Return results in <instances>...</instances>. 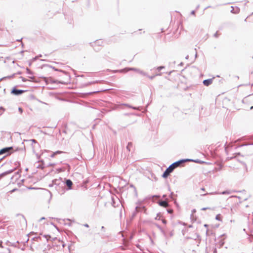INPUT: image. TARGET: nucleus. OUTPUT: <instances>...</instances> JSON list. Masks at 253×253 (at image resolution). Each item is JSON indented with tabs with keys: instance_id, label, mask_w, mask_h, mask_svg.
<instances>
[{
	"instance_id": "1",
	"label": "nucleus",
	"mask_w": 253,
	"mask_h": 253,
	"mask_svg": "<svg viewBox=\"0 0 253 253\" xmlns=\"http://www.w3.org/2000/svg\"><path fill=\"white\" fill-rule=\"evenodd\" d=\"M189 160H190L189 159H182L173 163L166 169L162 174V177L164 178H168L175 169L178 167L183 166L185 163L188 162Z\"/></svg>"
},
{
	"instance_id": "2",
	"label": "nucleus",
	"mask_w": 253,
	"mask_h": 253,
	"mask_svg": "<svg viewBox=\"0 0 253 253\" xmlns=\"http://www.w3.org/2000/svg\"><path fill=\"white\" fill-rule=\"evenodd\" d=\"M21 144L23 145L22 148L16 147L15 149H14L13 146H10L4 147L1 149L2 150L3 154H6L5 157L7 155H10L11 154L14 152L19 151L20 156L22 158L24 157V156L25 155V146L23 142H22Z\"/></svg>"
},
{
	"instance_id": "3",
	"label": "nucleus",
	"mask_w": 253,
	"mask_h": 253,
	"mask_svg": "<svg viewBox=\"0 0 253 253\" xmlns=\"http://www.w3.org/2000/svg\"><path fill=\"white\" fill-rule=\"evenodd\" d=\"M53 183L55 186V189L58 193H60V192L62 191V194H63L65 192V183H64V181L62 180V178L60 177L59 179H53Z\"/></svg>"
},
{
	"instance_id": "4",
	"label": "nucleus",
	"mask_w": 253,
	"mask_h": 253,
	"mask_svg": "<svg viewBox=\"0 0 253 253\" xmlns=\"http://www.w3.org/2000/svg\"><path fill=\"white\" fill-rule=\"evenodd\" d=\"M123 71H125L126 72L129 71H133L138 73L139 74L143 76H147V73L144 72V71L140 70L139 69L133 67H127L121 70H114V73L122 72Z\"/></svg>"
},
{
	"instance_id": "5",
	"label": "nucleus",
	"mask_w": 253,
	"mask_h": 253,
	"mask_svg": "<svg viewBox=\"0 0 253 253\" xmlns=\"http://www.w3.org/2000/svg\"><path fill=\"white\" fill-rule=\"evenodd\" d=\"M146 210V209L145 207L144 206H136L135 208V210L132 212L131 215L130 217V221H132L133 218L136 216L137 213L138 211H145Z\"/></svg>"
},
{
	"instance_id": "6",
	"label": "nucleus",
	"mask_w": 253,
	"mask_h": 253,
	"mask_svg": "<svg viewBox=\"0 0 253 253\" xmlns=\"http://www.w3.org/2000/svg\"><path fill=\"white\" fill-rule=\"evenodd\" d=\"M43 78L45 79V82H46V84H68V82H65L64 81H59L57 80H54L51 77H49L48 78H45V77Z\"/></svg>"
},
{
	"instance_id": "7",
	"label": "nucleus",
	"mask_w": 253,
	"mask_h": 253,
	"mask_svg": "<svg viewBox=\"0 0 253 253\" xmlns=\"http://www.w3.org/2000/svg\"><path fill=\"white\" fill-rule=\"evenodd\" d=\"M26 90L17 89L16 86L13 87L11 90V93L16 96L23 94Z\"/></svg>"
},
{
	"instance_id": "8",
	"label": "nucleus",
	"mask_w": 253,
	"mask_h": 253,
	"mask_svg": "<svg viewBox=\"0 0 253 253\" xmlns=\"http://www.w3.org/2000/svg\"><path fill=\"white\" fill-rule=\"evenodd\" d=\"M64 183H65V185H66L67 187V188H66V190H69L72 189V185L73 183L71 179L65 178V181H64Z\"/></svg>"
},
{
	"instance_id": "9",
	"label": "nucleus",
	"mask_w": 253,
	"mask_h": 253,
	"mask_svg": "<svg viewBox=\"0 0 253 253\" xmlns=\"http://www.w3.org/2000/svg\"><path fill=\"white\" fill-rule=\"evenodd\" d=\"M156 227L160 230L161 232L163 234L164 237L165 238L168 237L167 232H166V230L164 229L160 225L156 224Z\"/></svg>"
},
{
	"instance_id": "10",
	"label": "nucleus",
	"mask_w": 253,
	"mask_h": 253,
	"mask_svg": "<svg viewBox=\"0 0 253 253\" xmlns=\"http://www.w3.org/2000/svg\"><path fill=\"white\" fill-rule=\"evenodd\" d=\"M16 169V168L13 169H9L7 171H6L5 172H3L1 173L0 174V178H1V177L6 175L7 174H10L12 172H13Z\"/></svg>"
},
{
	"instance_id": "11",
	"label": "nucleus",
	"mask_w": 253,
	"mask_h": 253,
	"mask_svg": "<svg viewBox=\"0 0 253 253\" xmlns=\"http://www.w3.org/2000/svg\"><path fill=\"white\" fill-rule=\"evenodd\" d=\"M158 203L159 206L164 208H167L169 206V204L167 200L159 201Z\"/></svg>"
},
{
	"instance_id": "12",
	"label": "nucleus",
	"mask_w": 253,
	"mask_h": 253,
	"mask_svg": "<svg viewBox=\"0 0 253 253\" xmlns=\"http://www.w3.org/2000/svg\"><path fill=\"white\" fill-rule=\"evenodd\" d=\"M50 67H51L55 71H59V72H62L63 74H64L65 75H66L67 76V77L68 78L69 80H70V75H69V74L67 72H66L65 71H63V70H60V69H56V68H55L54 67H52L51 66H50Z\"/></svg>"
},
{
	"instance_id": "13",
	"label": "nucleus",
	"mask_w": 253,
	"mask_h": 253,
	"mask_svg": "<svg viewBox=\"0 0 253 253\" xmlns=\"http://www.w3.org/2000/svg\"><path fill=\"white\" fill-rule=\"evenodd\" d=\"M213 80L212 79H208L203 81V83L205 86H209L211 85L212 83Z\"/></svg>"
},
{
	"instance_id": "14",
	"label": "nucleus",
	"mask_w": 253,
	"mask_h": 253,
	"mask_svg": "<svg viewBox=\"0 0 253 253\" xmlns=\"http://www.w3.org/2000/svg\"><path fill=\"white\" fill-rule=\"evenodd\" d=\"M106 232V228L104 226H102L101 228V233H100V236L102 238H104L105 237L107 236V235L105 233Z\"/></svg>"
},
{
	"instance_id": "15",
	"label": "nucleus",
	"mask_w": 253,
	"mask_h": 253,
	"mask_svg": "<svg viewBox=\"0 0 253 253\" xmlns=\"http://www.w3.org/2000/svg\"><path fill=\"white\" fill-rule=\"evenodd\" d=\"M43 237L46 238L47 241H48L49 240H52L53 241L57 240L56 237L51 238V236L49 235H44Z\"/></svg>"
},
{
	"instance_id": "16",
	"label": "nucleus",
	"mask_w": 253,
	"mask_h": 253,
	"mask_svg": "<svg viewBox=\"0 0 253 253\" xmlns=\"http://www.w3.org/2000/svg\"><path fill=\"white\" fill-rule=\"evenodd\" d=\"M64 153V152H63V151L58 150L54 152H52L51 155H50V157L51 158H53L56 155Z\"/></svg>"
},
{
	"instance_id": "17",
	"label": "nucleus",
	"mask_w": 253,
	"mask_h": 253,
	"mask_svg": "<svg viewBox=\"0 0 253 253\" xmlns=\"http://www.w3.org/2000/svg\"><path fill=\"white\" fill-rule=\"evenodd\" d=\"M190 160L188 161V162H194L196 163H198V164H204V163H206L204 161H201L200 160H199V159H196V160H193V159H189Z\"/></svg>"
},
{
	"instance_id": "18",
	"label": "nucleus",
	"mask_w": 253,
	"mask_h": 253,
	"mask_svg": "<svg viewBox=\"0 0 253 253\" xmlns=\"http://www.w3.org/2000/svg\"><path fill=\"white\" fill-rule=\"evenodd\" d=\"M111 200H112V202H111V205L113 207H114V208H116L118 206V204H116V201H115V199L114 197L112 196L111 197Z\"/></svg>"
},
{
	"instance_id": "19",
	"label": "nucleus",
	"mask_w": 253,
	"mask_h": 253,
	"mask_svg": "<svg viewBox=\"0 0 253 253\" xmlns=\"http://www.w3.org/2000/svg\"><path fill=\"white\" fill-rule=\"evenodd\" d=\"M102 82H103V81H99V80H96V81H95L90 82H88L87 84H86V85L87 86V85H91V84H93L101 83Z\"/></svg>"
},
{
	"instance_id": "20",
	"label": "nucleus",
	"mask_w": 253,
	"mask_h": 253,
	"mask_svg": "<svg viewBox=\"0 0 253 253\" xmlns=\"http://www.w3.org/2000/svg\"><path fill=\"white\" fill-rule=\"evenodd\" d=\"M102 82H103V81H99V80H96V81H95L90 82H88L87 84H86V85L87 86V85H91V84H93L101 83Z\"/></svg>"
},
{
	"instance_id": "21",
	"label": "nucleus",
	"mask_w": 253,
	"mask_h": 253,
	"mask_svg": "<svg viewBox=\"0 0 253 253\" xmlns=\"http://www.w3.org/2000/svg\"><path fill=\"white\" fill-rule=\"evenodd\" d=\"M102 82H103V81H99V80H96V81H95L90 82H88L87 84H86V85L87 86V85H91V84H93L101 83Z\"/></svg>"
},
{
	"instance_id": "22",
	"label": "nucleus",
	"mask_w": 253,
	"mask_h": 253,
	"mask_svg": "<svg viewBox=\"0 0 253 253\" xmlns=\"http://www.w3.org/2000/svg\"><path fill=\"white\" fill-rule=\"evenodd\" d=\"M121 106H127L130 108H132L134 110H137V107H135V106H131L128 104H121Z\"/></svg>"
},
{
	"instance_id": "23",
	"label": "nucleus",
	"mask_w": 253,
	"mask_h": 253,
	"mask_svg": "<svg viewBox=\"0 0 253 253\" xmlns=\"http://www.w3.org/2000/svg\"><path fill=\"white\" fill-rule=\"evenodd\" d=\"M162 74V73H159V74H156L155 75H153V76H149L148 75V74H147V77H148L150 80H153L156 76H161Z\"/></svg>"
},
{
	"instance_id": "24",
	"label": "nucleus",
	"mask_w": 253,
	"mask_h": 253,
	"mask_svg": "<svg viewBox=\"0 0 253 253\" xmlns=\"http://www.w3.org/2000/svg\"><path fill=\"white\" fill-rule=\"evenodd\" d=\"M166 232H167V235H168V237L167 238H166V239H168L169 237H171L173 236V231L172 230V231H168V230L166 231Z\"/></svg>"
},
{
	"instance_id": "25",
	"label": "nucleus",
	"mask_w": 253,
	"mask_h": 253,
	"mask_svg": "<svg viewBox=\"0 0 253 253\" xmlns=\"http://www.w3.org/2000/svg\"><path fill=\"white\" fill-rule=\"evenodd\" d=\"M15 76H16V74L14 73V74H13L12 75H11L10 76H6V77H4L3 78L1 79L0 80H1L2 79H11V78H13Z\"/></svg>"
},
{
	"instance_id": "26",
	"label": "nucleus",
	"mask_w": 253,
	"mask_h": 253,
	"mask_svg": "<svg viewBox=\"0 0 253 253\" xmlns=\"http://www.w3.org/2000/svg\"><path fill=\"white\" fill-rule=\"evenodd\" d=\"M162 214L161 212L158 213L157 214V216L155 218V219L156 220H161V218H162Z\"/></svg>"
},
{
	"instance_id": "27",
	"label": "nucleus",
	"mask_w": 253,
	"mask_h": 253,
	"mask_svg": "<svg viewBox=\"0 0 253 253\" xmlns=\"http://www.w3.org/2000/svg\"><path fill=\"white\" fill-rule=\"evenodd\" d=\"M26 73L27 74L33 75L34 74V73L29 68H26Z\"/></svg>"
},
{
	"instance_id": "28",
	"label": "nucleus",
	"mask_w": 253,
	"mask_h": 253,
	"mask_svg": "<svg viewBox=\"0 0 253 253\" xmlns=\"http://www.w3.org/2000/svg\"><path fill=\"white\" fill-rule=\"evenodd\" d=\"M231 7L232 8V10L230 11V12L232 13L236 14V13H238L239 12L240 9L239 8L237 9V11H235L234 9L233 6H231Z\"/></svg>"
},
{
	"instance_id": "29",
	"label": "nucleus",
	"mask_w": 253,
	"mask_h": 253,
	"mask_svg": "<svg viewBox=\"0 0 253 253\" xmlns=\"http://www.w3.org/2000/svg\"><path fill=\"white\" fill-rule=\"evenodd\" d=\"M132 146V144L131 142H128L127 145V146H126V149L128 150V151H130V148Z\"/></svg>"
},
{
	"instance_id": "30",
	"label": "nucleus",
	"mask_w": 253,
	"mask_h": 253,
	"mask_svg": "<svg viewBox=\"0 0 253 253\" xmlns=\"http://www.w3.org/2000/svg\"><path fill=\"white\" fill-rule=\"evenodd\" d=\"M44 168H45L44 165H43V164H39L37 166V168H38V169H43Z\"/></svg>"
},
{
	"instance_id": "31",
	"label": "nucleus",
	"mask_w": 253,
	"mask_h": 253,
	"mask_svg": "<svg viewBox=\"0 0 253 253\" xmlns=\"http://www.w3.org/2000/svg\"><path fill=\"white\" fill-rule=\"evenodd\" d=\"M165 68V66H159V67H157L156 68V70H158V71H161L162 69Z\"/></svg>"
},
{
	"instance_id": "32",
	"label": "nucleus",
	"mask_w": 253,
	"mask_h": 253,
	"mask_svg": "<svg viewBox=\"0 0 253 253\" xmlns=\"http://www.w3.org/2000/svg\"><path fill=\"white\" fill-rule=\"evenodd\" d=\"M215 219L217 220H218V221H221V214H218L216 215L215 216Z\"/></svg>"
},
{
	"instance_id": "33",
	"label": "nucleus",
	"mask_w": 253,
	"mask_h": 253,
	"mask_svg": "<svg viewBox=\"0 0 253 253\" xmlns=\"http://www.w3.org/2000/svg\"><path fill=\"white\" fill-rule=\"evenodd\" d=\"M100 44V42L98 41H96V42H95L94 43H92V42H90V44L91 46L93 47L94 46V44Z\"/></svg>"
},
{
	"instance_id": "34",
	"label": "nucleus",
	"mask_w": 253,
	"mask_h": 253,
	"mask_svg": "<svg viewBox=\"0 0 253 253\" xmlns=\"http://www.w3.org/2000/svg\"><path fill=\"white\" fill-rule=\"evenodd\" d=\"M129 186H130V187L134 189V191L135 194H137V191H136V189L135 187L132 184H130Z\"/></svg>"
},
{
	"instance_id": "35",
	"label": "nucleus",
	"mask_w": 253,
	"mask_h": 253,
	"mask_svg": "<svg viewBox=\"0 0 253 253\" xmlns=\"http://www.w3.org/2000/svg\"><path fill=\"white\" fill-rule=\"evenodd\" d=\"M24 141H32L33 143H38L37 140L34 139H30V140H24Z\"/></svg>"
},
{
	"instance_id": "36",
	"label": "nucleus",
	"mask_w": 253,
	"mask_h": 253,
	"mask_svg": "<svg viewBox=\"0 0 253 253\" xmlns=\"http://www.w3.org/2000/svg\"><path fill=\"white\" fill-rule=\"evenodd\" d=\"M216 194V192H215V193H205V194H201V195L202 196H206V195H212V194Z\"/></svg>"
},
{
	"instance_id": "37",
	"label": "nucleus",
	"mask_w": 253,
	"mask_h": 253,
	"mask_svg": "<svg viewBox=\"0 0 253 253\" xmlns=\"http://www.w3.org/2000/svg\"><path fill=\"white\" fill-rule=\"evenodd\" d=\"M248 145H253V142L252 143H245V144H243L241 145L240 146V147H242V146H248Z\"/></svg>"
},
{
	"instance_id": "38",
	"label": "nucleus",
	"mask_w": 253,
	"mask_h": 253,
	"mask_svg": "<svg viewBox=\"0 0 253 253\" xmlns=\"http://www.w3.org/2000/svg\"><path fill=\"white\" fill-rule=\"evenodd\" d=\"M167 212L168 213L171 214L173 212V210L172 209H167Z\"/></svg>"
},
{
	"instance_id": "39",
	"label": "nucleus",
	"mask_w": 253,
	"mask_h": 253,
	"mask_svg": "<svg viewBox=\"0 0 253 253\" xmlns=\"http://www.w3.org/2000/svg\"><path fill=\"white\" fill-rule=\"evenodd\" d=\"M15 165L16 166V169L20 166V162L18 161H16L15 162Z\"/></svg>"
},
{
	"instance_id": "40",
	"label": "nucleus",
	"mask_w": 253,
	"mask_h": 253,
	"mask_svg": "<svg viewBox=\"0 0 253 253\" xmlns=\"http://www.w3.org/2000/svg\"><path fill=\"white\" fill-rule=\"evenodd\" d=\"M161 220H162V222L163 224H166L167 223V221L164 219V218H161Z\"/></svg>"
},
{
	"instance_id": "41",
	"label": "nucleus",
	"mask_w": 253,
	"mask_h": 253,
	"mask_svg": "<svg viewBox=\"0 0 253 253\" xmlns=\"http://www.w3.org/2000/svg\"><path fill=\"white\" fill-rule=\"evenodd\" d=\"M174 195V193L173 192H171L170 195H169V198L172 200H174L173 198V195Z\"/></svg>"
},
{
	"instance_id": "42",
	"label": "nucleus",
	"mask_w": 253,
	"mask_h": 253,
	"mask_svg": "<svg viewBox=\"0 0 253 253\" xmlns=\"http://www.w3.org/2000/svg\"><path fill=\"white\" fill-rule=\"evenodd\" d=\"M20 78L21 79L22 81L23 82H26V81H28L27 79H25V78L23 77H20Z\"/></svg>"
},
{
	"instance_id": "43",
	"label": "nucleus",
	"mask_w": 253,
	"mask_h": 253,
	"mask_svg": "<svg viewBox=\"0 0 253 253\" xmlns=\"http://www.w3.org/2000/svg\"><path fill=\"white\" fill-rule=\"evenodd\" d=\"M18 111L20 112V114H22L23 112V110L22 107H19L18 108Z\"/></svg>"
},
{
	"instance_id": "44",
	"label": "nucleus",
	"mask_w": 253,
	"mask_h": 253,
	"mask_svg": "<svg viewBox=\"0 0 253 253\" xmlns=\"http://www.w3.org/2000/svg\"><path fill=\"white\" fill-rule=\"evenodd\" d=\"M55 165V163H49L47 165V167H53Z\"/></svg>"
},
{
	"instance_id": "45",
	"label": "nucleus",
	"mask_w": 253,
	"mask_h": 253,
	"mask_svg": "<svg viewBox=\"0 0 253 253\" xmlns=\"http://www.w3.org/2000/svg\"><path fill=\"white\" fill-rule=\"evenodd\" d=\"M219 36V34H218V32H216L215 33H214V34L213 35V37L217 38H218Z\"/></svg>"
},
{
	"instance_id": "46",
	"label": "nucleus",
	"mask_w": 253,
	"mask_h": 253,
	"mask_svg": "<svg viewBox=\"0 0 253 253\" xmlns=\"http://www.w3.org/2000/svg\"><path fill=\"white\" fill-rule=\"evenodd\" d=\"M57 171L58 172H60L63 171V169L62 168H58L56 169Z\"/></svg>"
},
{
	"instance_id": "47",
	"label": "nucleus",
	"mask_w": 253,
	"mask_h": 253,
	"mask_svg": "<svg viewBox=\"0 0 253 253\" xmlns=\"http://www.w3.org/2000/svg\"><path fill=\"white\" fill-rule=\"evenodd\" d=\"M174 201V204H175V205L178 208L179 207V205L177 203V201H176V200H173Z\"/></svg>"
},
{
	"instance_id": "48",
	"label": "nucleus",
	"mask_w": 253,
	"mask_h": 253,
	"mask_svg": "<svg viewBox=\"0 0 253 253\" xmlns=\"http://www.w3.org/2000/svg\"><path fill=\"white\" fill-rule=\"evenodd\" d=\"M49 152V151L44 150L43 152H42V155L43 156L46 153H48Z\"/></svg>"
},
{
	"instance_id": "49",
	"label": "nucleus",
	"mask_w": 253,
	"mask_h": 253,
	"mask_svg": "<svg viewBox=\"0 0 253 253\" xmlns=\"http://www.w3.org/2000/svg\"><path fill=\"white\" fill-rule=\"evenodd\" d=\"M229 192L227 191H224L221 193V194L224 195L226 194H228Z\"/></svg>"
},
{
	"instance_id": "50",
	"label": "nucleus",
	"mask_w": 253,
	"mask_h": 253,
	"mask_svg": "<svg viewBox=\"0 0 253 253\" xmlns=\"http://www.w3.org/2000/svg\"><path fill=\"white\" fill-rule=\"evenodd\" d=\"M100 92V91H93V92H88V93H87V94H93V93H96V92Z\"/></svg>"
},
{
	"instance_id": "51",
	"label": "nucleus",
	"mask_w": 253,
	"mask_h": 253,
	"mask_svg": "<svg viewBox=\"0 0 253 253\" xmlns=\"http://www.w3.org/2000/svg\"><path fill=\"white\" fill-rule=\"evenodd\" d=\"M38 163H41L42 164L44 165V161L43 160H39Z\"/></svg>"
},
{
	"instance_id": "52",
	"label": "nucleus",
	"mask_w": 253,
	"mask_h": 253,
	"mask_svg": "<svg viewBox=\"0 0 253 253\" xmlns=\"http://www.w3.org/2000/svg\"><path fill=\"white\" fill-rule=\"evenodd\" d=\"M208 209H210V208H209V207H205V208H203L201 210L202 211H206L207 210H208Z\"/></svg>"
},
{
	"instance_id": "53",
	"label": "nucleus",
	"mask_w": 253,
	"mask_h": 253,
	"mask_svg": "<svg viewBox=\"0 0 253 253\" xmlns=\"http://www.w3.org/2000/svg\"><path fill=\"white\" fill-rule=\"evenodd\" d=\"M196 212V210L195 209H193L192 210V214L191 215V216H192V214H194V213H195Z\"/></svg>"
},
{
	"instance_id": "54",
	"label": "nucleus",
	"mask_w": 253,
	"mask_h": 253,
	"mask_svg": "<svg viewBox=\"0 0 253 253\" xmlns=\"http://www.w3.org/2000/svg\"><path fill=\"white\" fill-rule=\"evenodd\" d=\"M38 58V57L36 56L34 58H33L31 60L33 62L36 61L37 59Z\"/></svg>"
},
{
	"instance_id": "55",
	"label": "nucleus",
	"mask_w": 253,
	"mask_h": 253,
	"mask_svg": "<svg viewBox=\"0 0 253 253\" xmlns=\"http://www.w3.org/2000/svg\"><path fill=\"white\" fill-rule=\"evenodd\" d=\"M53 186H54V185L53 184V180H52V183L49 184L48 185V187H53Z\"/></svg>"
},
{
	"instance_id": "56",
	"label": "nucleus",
	"mask_w": 253,
	"mask_h": 253,
	"mask_svg": "<svg viewBox=\"0 0 253 253\" xmlns=\"http://www.w3.org/2000/svg\"><path fill=\"white\" fill-rule=\"evenodd\" d=\"M18 190V189H17V188H14V189H13L11 190L10 191V193H13V192H15V191H16V190Z\"/></svg>"
},
{
	"instance_id": "57",
	"label": "nucleus",
	"mask_w": 253,
	"mask_h": 253,
	"mask_svg": "<svg viewBox=\"0 0 253 253\" xmlns=\"http://www.w3.org/2000/svg\"><path fill=\"white\" fill-rule=\"evenodd\" d=\"M167 196L166 194H164L163 195V198L165 199V200H167Z\"/></svg>"
},
{
	"instance_id": "58",
	"label": "nucleus",
	"mask_w": 253,
	"mask_h": 253,
	"mask_svg": "<svg viewBox=\"0 0 253 253\" xmlns=\"http://www.w3.org/2000/svg\"><path fill=\"white\" fill-rule=\"evenodd\" d=\"M160 197V196L159 195H152L151 196V197H150L149 198L151 199V198H154V197Z\"/></svg>"
},
{
	"instance_id": "59",
	"label": "nucleus",
	"mask_w": 253,
	"mask_h": 253,
	"mask_svg": "<svg viewBox=\"0 0 253 253\" xmlns=\"http://www.w3.org/2000/svg\"><path fill=\"white\" fill-rule=\"evenodd\" d=\"M94 48V49L95 51H98L100 50L99 47L95 48L94 46L93 47Z\"/></svg>"
},
{
	"instance_id": "60",
	"label": "nucleus",
	"mask_w": 253,
	"mask_h": 253,
	"mask_svg": "<svg viewBox=\"0 0 253 253\" xmlns=\"http://www.w3.org/2000/svg\"><path fill=\"white\" fill-rule=\"evenodd\" d=\"M195 12H196V11H195V10H192V11L191 12V14H192V15H195Z\"/></svg>"
},
{
	"instance_id": "61",
	"label": "nucleus",
	"mask_w": 253,
	"mask_h": 253,
	"mask_svg": "<svg viewBox=\"0 0 253 253\" xmlns=\"http://www.w3.org/2000/svg\"><path fill=\"white\" fill-rule=\"evenodd\" d=\"M47 191H48V192L49 193V194H50V198L51 199V197H52V193H51V192L50 191H49V190H47Z\"/></svg>"
},
{
	"instance_id": "62",
	"label": "nucleus",
	"mask_w": 253,
	"mask_h": 253,
	"mask_svg": "<svg viewBox=\"0 0 253 253\" xmlns=\"http://www.w3.org/2000/svg\"><path fill=\"white\" fill-rule=\"evenodd\" d=\"M16 75H21L22 74V72L21 71H18L17 73H15Z\"/></svg>"
},
{
	"instance_id": "63",
	"label": "nucleus",
	"mask_w": 253,
	"mask_h": 253,
	"mask_svg": "<svg viewBox=\"0 0 253 253\" xmlns=\"http://www.w3.org/2000/svg\"><path fill=\"white\" fill-rule=\"evenodd\" d=\"M0 110H2L3 112H4L5 111V109L2 107H0Z\"/></svg>"
},
{
	"instance_id": "64",
	"label": "nucleus",
	"mask_w": 253,
	"mask_h": 253,
	"mask_svg": "<svg viewBox=\"0 0 253 253\" xmlns=\"http://www.w3.org/2000/svg\"><path fill=\"white\" fill-rule=\"evenodd\" d=\"M32 62H33V61L32 60L29 61V66H31Z\"/></svg>"
}]
</instances>
